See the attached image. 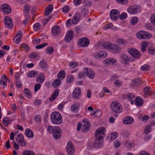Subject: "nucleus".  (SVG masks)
I'll use <instances>...</instances> for the list:
<instances>
[{
	"mask_svg": "<svg viewBox=\"0 0 155 155\" xmlns=\"http://www.w3.org/2000/svg\"><path fill=\"white\" fill-rule=\"evenodd\" d=\"M51 118L52 122L54 124H59L62 122L61 116L58 112H53L51 115Z\"/></svg>",
	"mask_w": 155,
	"mask_h": 155,
	"instance_id": "obj_1",
	"label": "nucleus"
},
{
	"mask_svg": "<svg viewBox=\"0 0 155 155\" xmlns=\"http://www.w3.org/2000/svg\"><path fill=\"white\" fill-rule=\"evenodd\" d=\"M112 110L117 114H120L122 111V108L120 104L117 101L112 102L110 105Z\"/></svg>",
	"mask_w": 155,
	"mask_h": 155,
	"instance_id": "obj_2",
	"label": "nucleus"
},
{
	"mask_svg": "<svg viewBox=\"0 0 155 155\" xmlns=\"http://www.w3.org/2000/svg\"><path fill=\"white\" fill-rule=\"evenodd\" d=\"M103 143V138L101 137H96L95 142L94 143H90L87 146L88 148L91 149L92 147L96 148H98L101 147Z\"/></svg>",
	"mask_w": 155,
	"mask_h": 155,
	"instance_id": "obj_3",
	"label": "nucleus"
},
{
	"mask_svg": "<svg viewBox=\"0 0 155 155\" xmlns=\"http://www.w3.org/2000/svg\"><path fill=\"white\" fill-rule=\"evenodd\" d=\"M141 10V7L140 6L134 5L129 7L127 11L131 14H134L140 12Z\"/></svg>",
	"mask_w": 155,
	"mask_h": 155,
	"instance_id": "obj_4",
	"label": "nucleus"
},
{
	"mask_svg": "<svg viewBox=\"0 0 155 155\" xmlns=\"http://www.w3.org/2000/svg\"><path fill=\"white\" fill-rule=\"evenodd\" d=\"M127 51L130 55L136 58H139L141 55L140 52L134 48H129L127 50Z\"/></svg>",
	"mask_w": 155,
	"mask_h": 155,
	"instance_id": "obj_5",
	"label": "nucleus"
},
{
	"mask_svg": "<svg viewBox=\"0 0 155 155\" xmlns=\"http://www.w3.org/2000/svg\"><path fill=\"white\" fill-rule=\"evenodd\" d=\"M120 58L121 63L125 65L127 64L129 62H132L134 61L133 58L129 57L127 55L124 54L121 55Z\"/></svg>",
	"mask_w": 155,
	"mask_h": 155,
	"instance_id": "obj_6",
	"label": "nucleus"
},
{
	"mask_svg": "<svg viewBox=\"0 0 155 155\" xmlns=\"http://www.w3.org/2000/svg\"><path fill=\"white\" fill-rule=\"evenodd\" d=\"M15 139L17 143L21 146L24 147L26 146V142L23 135L21 133L17 134V137L15 138Z\"/></svg>",
	"mask_w": 155,
	"mask_h": 155,
	"instance_id": "obj_7",
	"label": "nucleus"
},
{
	"mask_svg": "<svg viewBox=\"0 0 155 155\" xmlns=\"http://www.w3.org/2000/svg\"><path fill=\"white\" fill-rule=\"evenodd\" d=\"M62 130L61 128L57 127H55L52 133L53 136L54 138L55 139H58L61 137Z\"/></svg>",
	"mask_w": 155,
	"mask_h": 155,
	"instance_id": "obj_8",
	"label": "nucleus"
},
{
	"mask_svg": "<svg viewBox=\"0 0 155 155\" xmlns=\"http://www.w3.org/2000/svg\"><path fill=\"white\" fill-rule=\"evenodd\" d=\"M67 152L69 155H72L74 153L75 150L73 143L69 141L68 142L67 145Z\"/></svg>",
	"mask_w": 155,
	"mask_h": 155,
	"instance_id": "obj_9",
	"label": "nucleus"
},
{
	"mask_svg": "<svg viewBox=\"0 0 155 155\" xmlns=\"http://www.w3.org/2000/svg\"><path fill=\"white\" fill-rule=\"evenodd\" d=\"M85 75L90 79H93L95 77V73L93 70L90 68H84Z\"/></svg>",
	"mask_w": 155,
	"mask_h": 155,
	"instance_id": "obj_10",
	"label": "nucleus"
},
{
	"mask_svg": "<svg viewBox=\"0 0 155 155\" xmlns=\"http://www.w3.org/2000/svg\"><path fill=\"white\" fill-rule=\"evenodd\" d=\"M89 40L86 38H81L78 41L79 45L82 47L87 46L89 45Z\"/></svg>",
	"mask_w": 155,
	"mask_h": 155,
	"instance_id": "obj_11",
	"label": "nucleus"
},
{
	"mask_svg": "<svg viewBox=\"0 0 155 155\" xmlns=\"http://www.w3.org/2000/svg\"><path fill=\"white\" fill-rule=\"evenodd\" d=\"M119 12L117 9H112L110 12V17L112 20L114 21L117 20L119 17Z\"/></svg>",
	"mask_w": 155,
	"mask_h": 155,
	"instance_id": "obj_12",
	"label": "nucleus"
},
{
	"mask_svg": "<svg viewBox=\"0 0 155 155\" xmlns=\"http://www.w3.org/2000/svg\"><path fill=\"white\" fill-rule=\"evenodd\" d=\"M2 12L5 14H9L11 12V9L10 6L7 4H4L1 6Z\"/></svg>",
	"mask_w": 155,
	"mask_h": 155,
	"instance_id": "obj_13",
	"label": "nucleus"
},
{
	"mask_svg": "<svg viewBox=\"0 0 155 155\" xmlns=\"http://www.w3.org/2000/svg\"><path fill=\"white\" fill-rule=\"evenodd\" d=\"M74 36V31L71 30L68 31L65 35L64 37L65 41L67 42H69L73 38Z\"/></svg>",
	"mask_w": 155,
	"mask_h": 155,
	"instance_id": "obj_14",
	"label": "nucleus"
},
{
	"mask_svg": "<svg viewBox=\"0 0 155 155\" xmlns=\"http://www.w3.org/2000/svg\"><path fill=\"white\" fill-rule=\"evenodd\" d=\"M4 22L6 27L9 28L13 27V23L12 18L9 17L5 16L4 19Z\"/></svg>",
	"mask_w": 155,
	"mask_h": 155,
	"instance_id": "obj_15",
	"label": "nucleus"
},
{
	"mask_svg": "<svg viewBox=\"0 0 155 155\" xmlns=\"http://www.w3.org/2000/svg\"><path fill=\"white\" fill-rule=\"evenodd\" d=\"M152 44L149 41H143L142 42L141 46V51L143 52H145L147 48L152 47Z\"/></svg>",
	"mask_w": 155,
	"mask_h": 155,
	"instance_id": "obj_16",
	"label": "nucleus"
},
{
	"mask_svg": "<svg viewBox=\"0 0 155 155\" xmlns=\"http://www.w3.org/2000/svg\"><path fill=\"white\" fill-rule=\"evenodd\" d=\"M105 132V128L104 127H101L98 128L96 130L95 132V136L96 137L103 138L102 135L104 134Z\"/></svg>",
	"mask_w": 155,
	"mask_h": 155,
	"instance_id": "obj_17",
	"label": "nucleus"
},
{
	"mask_svg": "<svg viewBox=\"0 0 155 155\" xmlns=\"http://www.w3.org/2000/svg\"><path fill=\"white\" fill-rule=\"evenodd\" d=\"M105 132V128L104 127H101L98 128L96 130L95 132V136L96 137L103 138L102 135L104 134Z\"/></svg>",
	"mask_w": 155,
	"mask_h": 155,
	"instance_id": "obj_18",
	"label": "nucleus"
},
{
	"mask_svg": "<svg viewBox=\"0 0 155 155\" xmlns=\"http://www.w3.org/2000/svg\"><path fill=\"white\" fill-rule=\"evenodd\" d=\"M81 94V90L80 88L77 87L74 90L72 96L74 99L75 100H78L79 98V97L80 96Z\"/></svg>",
	"mask_w": 155,
	"mask_h": 155,
	"instance_id": "obj_19",
	"label": "nucleus"
},
{
	"mask_svg": "<svg viewBox=\"0 0 155 155\" xmlns=\"http://www.w3.org/2000/svg\"><path fill=\"white\" fill-rule=\"evenodd\" d=\"M134 121L133 118L130 116L124 117L123 119V123L125 124H130Z\"/></svg>",
	"mask_w": 155,
	"mask_h": 155,
	"instance_id": "obj_20",
	"label": "nucleus"
},
{
	"mask_svg": "<svg viewBox=\"0 0 155 155\" xmlns=\"http://www.w3.org/2000/svg\"><path fill=\"white\" fill-rule=\"evenodd\" d=\"M81 16L80 14L78 12H76L74 15L73 19L72 20V23L73 24L75 25L77 24L79 21Z\"/></svg>",
	"mask_w": 155,
	"mask_h": 155,
	"instance_id": "obj_21",
	"label": "nucleus"
},
{
	"mask_svg": "<svg viewBox=\"0 0 155 155\" xmlns=\"http://www.w3.org/2000/svg\"><path fill=\"white\" fill-rule=\"evenodd\" d=\"M61 32V29L58 26H55L51 30V33L53 36H55Z\"/></svg>",
	"mask_w": 155,
	"mask_h": 155,
	"instance_id": "obj_22",
	"label": "nucleus"
},
{
	"mask_svg": "<svg viewBox=\"0 0 155 155\" xmlns=\"http://www.w3.org/2000/svg\"><path fill=\"white\" fill-rule=\"evenodd\" d=\"M80 108V104L78 103H75L73 104L71 106V111L74 113L77 112Z\"/></svg>",
	"mask_w": 155,
	"mask_h": 155,
	"instance_id": "obj_23",
	"label": "nucleus"
},
{
	"mask_svg": "<svg viewBox=\"0 0 155 155\" xmlns=\"http://www.w3.org/2000/svg\"><path fill=\"white\" fill-rule=\"evenodd\" d=\"M116 62V60L113 58H109L103 61L104 64H114Z\"/></svg>",
	"mask_w": 155,
	"mask_h": 155,
	"instance_id": "obj_24",
	"label": "nucleus"
},
{
	"mask_svg": "<svg viewBox=\"0 0 155 155\" xmlns=\"http://www.w3.org/2000/svg\"><path fill=\"white\" fill-rule=\"evenodd\" d=\"M59 91V90L58 89L54 90L51 97L49 99L50 101H52L57 98L58 95Z\"/></svg>",
	"mask_w": 155,
	"mask_h": 155,
	"instance_id": "obj_25",
	"label": "nucleus"
},
{
	"mask_svg": "<svg viewBox=\"0 0 155 155\" xmlns=\"http://www.w3.org/2000/svg\"><path fill=\"white\" fill-rule=\"evenodd\" d=\"M123 144L125 147L128 149L133 147L134 146L133 142L129 141H124L123 143Z\"/></svg>",
	"mask_w": 155,
	"mask_h": 155,
	"instance_id": "obj_26",
	"label": "nucleus"
},
{
	"mask_svg": "<svg viewBox=\"0 0 155 155\" xmlns=\"http://www.w3.org/2000/svg\"><path fill=\"white\" fill-rule=\"evenodd\" d=\"M151 90L150 87H146L144 88L143 90L144 97H146L147 96L151 94Z\"/></svg>",
	"mask_w": 155,
	"mask_h": 155,
	"instance_id": "obj_27",
	"label": "nucleus"
},
{
	"mask_svg": "<svg viewBox=\"0 0 155 155\" xmlns=\"http://www.w3.org/2000/svg\"><path fill=\"white\" fill-rule=\"evenodd\" d=\"M53 8V5H48L46 8L45 12V15L47 16L49 15L52 11Z\"/></svg>",
	"mask_w": 155,
	"mask_h": 155,
	"instance_id": "obj_28",
	"label": "nucleus"
},
{
	"mask_svg": "<svg viewBox=\"0 0 155 155\" xmlns=\"http://www.w3.org/2000/svg\"><path fill=\"white\" fill-rule=\"evenodd\" d=\"M135 104L138 106H140L143 104V100L140 97H137L135 100Z\"/></svg>",
	"mask_w": 155,
	"mask_h": 155,
	"instance_id": "obj_29",
	"label": "nucleus"
},
{
	"mask_svg": "<svg viewBox=\"0 0 155 155\" xmlns=\"http://www.w3.org/2000/svg\"><path fill=\"white\" fill-rule=\"evenodd\" d=\"M127 98L128 100L130 101L131 104L134 103V100L135 99V95L132 93H129L127 95Z\"/></svg>",
	"mask_w": 155,
	"mask_h": 155,
	"instance_id": "obj_30",
	"label": "nucleus"
},
{
	"mask_svg": "<svg viewBox=\"0 0 155 155\" xmlns=\"http://www.w3.org/2000/svg\"><path fill=\"white\" fill-rule=\"evenodd\" d=\"M45 77L42 74H40L37 78V81L39 83H42L45 81Z\"/></svg>",
	"mask_w": 155,
	"mask_h": 155,
	"instance_id": "obj_31",
	"label": "nucleus"
},
{
	"mask_svg": "<svg viewBox=\"0 0 155 155\" xmlns=\"http://www.w3.org/2000/svg\"><path fill=\"white\" fill-rule=\"evenodd\" d=\"M120 50V47L115 45H112L110 49L111 51L114 53L118 52Z\"/></svg>",
	"mask_w": 155,
	"mask_h": 155,
	"instance_id": "obj_32",
	"label": "nucleus"
},
{
	"mask_svg": "<svg viewBox=\"0 0 155 155\" xmlns=\"http://www.w3.org/2000/svg\"><path fill=\"white\" fill-rule=\"evenodd\" d=\"M82 130L84 132L87 131L90 129V124L88 122L84 123L82 126Z\"/></svg>",
	"mask_w": 155,
	"mask_h": 155,
	"instance_id": "obj_33",
	"label": "nucleus"
},
{
	"mask_svg": "<svg viewBox=\"0 0 155 155\" xmlns=\"http://www.w3.org/2000/svg\"><path fill=\"white\" fill-rule=\"evenodd\" d=\"M25 135L28 137L33 138L34 134L32 131L30 129L27 128L25 130Z\"/></svg>",
	"mask_w": 155,
	"mask_h": 155,
	"instance_id": "obj_34",
	"label": "nucleus"
},
{
	"mask_svg": "<svg viewBox=\"0 0 155 155\" xmlns=\"http://www.w3.org/2000/svg\"><path fill=\"white\" fill-rule=\"evenodd\" d=\"M141 80L140 79H136L132 81L131 86L132 87L137 86L140 85L141 83Z\"/></svg>",
	"mask_w": 155,
	"mask_h": 155,
	"instance_id": "obj_35",
	"label": "nucleus"
},
{
	"mask_svg": "<svg viewBox=\"0 0 155 155\" xmlns=\"http://www.w3.org/2000/svg\"><path fill=\"white\" fill-rule=\"evenodd\" d=\"M24 93L25 95L28 98H31L32 97V95L30 91L27 88H25L24 90Z\"/></svg>",
	"mask_w": 155,
	"mask_h": 155,
	"instance_id": "obj_36",
	"label": "nucleus"
},
{
	"mask_svg": "<svg viewBox=\"0 0 155 155\" xmlns=\"http://www.w3.org/2000/svg\"><path fill=\"white\" fill-rule=\"evenodd\" d=\"M61 84V81L59 79L55 80L53 82L52 85L54 87H58Z\"/></svg>",
	"mask_w": 155,
	"mask_h": 155,
	"instance_id": "obj_37",
	"label": "nucleus"
},
{
	"mask_svg": "<svg viewBox=\"0 0 155 155\" xmlns=\"http://www.w3.org/2000/svg\"><path fill=\"white\" fill-rule=\"evenodd\" d=\"M65 75V72L64 70L61 71L58 74V77L60 79H62L64 78Z\"/></svg>",
	"mask_w": 155,
	"mask_h": 155,
	"instance_id": "obj_38",
	"label": "nucleus"
},
{
	"mask_svg": "<svg viewBox=\"0 0 155 155\" xmlns=\"http://www.w3.org/2000/svg\"><path fill=\"white\" fill-rule=\"evenodd\" d=\"M38 73L34 71H32L27 74V76L29 78H32L36 76Z\"/></svg>",
	"mask_w": 155,
	"mask_h": 155,
	"instance_id": "obj_39",
	"label": "nucleus"
},
{
	"mask_svg": "<svg viewBox=\"0 0 155 155\" xmlns=\"http://www.w3.org/2000/svg\"><path fill=\"white\" fill-rule=\"evenodd\" d=\"M39 65L41 69L43 70H45L47 68V64L44 60H41L40 61Z\"/></svg>",
	"mask_w": 155,
	"mask_h": 155,
	"instance_id": "obj_40",
	"label": "nucleus"
},
{
	"mask_svg": "<svg viewBox=\"0 0 155 155\" xmlns=\"http://www.w3.org/2000/svg\"><path fill=\"white\" fill-rule=\"evenodd\" d=\"M137 38L140 39H144V31H140L138 32L136 34Z\"/></svg>",
	"mask_w": 155,
	"mask_h": 155,
	"instance_id": "obj_41",
	"label": "nucleus"
},
{
	"mask_svg": "<svg viewBox=\"0 0 155 155\" xmlns=\"http://www.w3.org/2000/svg\"><path fill=\"white\" fill-rule=\"evenodd\" d=\"M112 45L110 42H107L103 44V47L105 49H110L112 47Z\"/></svg>",
	"mask_w": 155,
	"mask_h": 155,
	"instance_id": "obj_42",
	"label": "nucleus"
},
{
	"mask_svg": "<svg viewBox=\"0 0 155 155\" xmlns=\"http://www.w3.org/2000/svg\"><path fill=\"white\" fill-rule=\"evenodd\" d=\"M110 140L111 141L114 140L118 136V134L117 132H114L111 133L110 135Z\"/></svg>",
	"mask_w": 155,
	"mask_h": 155,
	"instance_id": "obj_43",
	"label": "nucleus"
},
{
	"mask_svg": "<svg viewBox=\"0 0 155 155\" xmlns=\"http://www.w3.org/2000/svg\"><path fill=\"white\" fill-rule=\"evenodd\" d=\"M117 43L119 44L125 45L127 44V41L123 38H119L117 40Z\"/></svg>",
	"mask_w": 155,
	"mask_h": 155,
	"instance_id": "obj_44",
	"label": "nucleus"
},
{
	"mask_svg": "<svg viewBox=\"0 0 155 155\" xmlns=\"http://www.w3.org/2000/svg\"><path fill=\"white\" fill-rule=\"evenodd\" d=\"M23 155H35L34 152L31 150H25L22 152Z\"/></svg>",
	"mask_w": 155,
	"mask_h": 155,
	"instance_id": "obj_45",
	"label": "nucleus"
},
{
	"mask_svg": "<svg viewBox=\"0 0 155 155\" xmlns=\"http://www.w3.org/2000/svg\"><path fill=\"white\" fill-rule=\"evenodd\" d=\"M57 126L53 127L51 125H49L47 128V131L49 133H52L54 130L55 127Z\"/></svg>",
	"mask_w": 155,
	"mask_h": 155,
	"instance_id": "obj_46",
	"label": "nucleus"
},
{
	"mask_svg": "<svg viewBox=\"0 0 155 155\" xmlns=\"http://www.w3.org/2000/svg\"><path fill=\"white\" fill-rule=\"evenodd\" d=\"M81 12L82 16H85L88 14V9L86 8H83L81 9Z\"/></svg>",
	"mask_w": 155,
	"mask_h": 155,
	"instance_id": "obj_47",
	"label": "nucleus"
},
{
	"mask_svg": "<svg viewBox=\"0 0 155 155\" xmlns=\"http://www.w3.org/2000/svg\"><path fill=\"white\" fill-rule=\"evenodd\" d=\"M54 49L52 47H49L46 49V52L48 54H51L53 53Z\"/></svg>",
	"mask_w": 155,
	"mask_h": 155,
	"instance_id": "obj_48",
	"label": "nucleus"
},
{
	"mask_svg": "<svg viewBox=\"0 0 155 155\" xmlns=\"http://www.w3.org/2000/svg\"><path fill=\"white\" fill-rule=\"evenodd\" d=\"M138 18L136 17H133L131 20L130 24L132 25H135L138 21Z\"/></svg>",
	"mask_w": 155,
	"mask_h": 155,
	"instance_id": "obj_49",
	"label": "nucleus"
},
{
	"mask_svg": "<svg viewBox=\"0 0 155 155\" xmlns=\"http://www.w3.org/2000/svg\"><path fill=\"white\" fill-rule=\"evenodd\" d=\"M10 123V120L8 117H5L3 120V124L5 126H7Z\"/></svg>",
	"mask_w": 155,
	"mask_h": 155,
	"instance_id": "obj_50",
	"label": "nucleus"
},
{
	"mask_svg": "<svg viewBox=\"0 0 155 155\" xmlns=\"http://www.w3.org/2000/svg\"><path fill=\"white\" fill-rule=\"evenodd\" d=\"M100 56L101 58H103L107 57V54L106 52L104 51H100Z\"/></svg>",
	"mask_w": 155,
	"mask_h": 155,
	"instance_id": "obj_51",
	"label": "nucleus"
},
{
	"mask_svg": "<svg viewBox=\"0 0 155 155\" xmlns=\"http://www.w3.org/2000/svg\"><path fill=\"white\" fill-rule=\"evenodd\" d=\"M74 77L72 75H69L66 79V82L68 83H71L73 81Z\"/></svg>",
	"mask_w": 155,
	"mask_h": 155,
	"instance_id": "obj_52",
	"label": "nucleus"
},
{
	"mask_svg": "<svg viewBox=\"0 0 155 155\" xmlns=\"http://www.w3.org/2000/svg\"><path fill=\"white\" fill-rule=\"evenodd\" d=\"M78 65V63L75 61H72L70 63L69 66L72 68H76Z\"/></svg>",
	"mask_w": 155,
	"mask_h": 155,
	"instance_id": "obj_53",
	"label": "nucleus"
},
{
	"mask_svg": "<svg viewBox=\"0 0 155 155\" xmlns=\"http://www.w3.org/2000/svg\"><path fill=\"white\" fill-rule=\"evenodd\" d=\"M7 80L5 79H1L0 81V85L1 86H3L4 87L7 86Z\"/></svg>",
	"mask_w": 155,
	"mask_h": 155,
	"instance_id": "obj_54",
	"label": "nucleus"
},
{
	"mask_svg": "<svg viewBox=\"0 0 155 155\" xmlns=\"http://www.w3.org/2000/svg\"><path fill=\"white\" fill-rule=\"evenodd\" d=\"M41 25L39 23H36L33 26V28L35 31H38L40 28Z\"/></svg>",
	"mask_w": 155,
	"mask_h": 155,
	"instance_id": "obj_55",
	"label": "nucleus"
},
{
	"mask_svg": "<svg viewBox=\"0 0 155 155\" xmlns=\"http://www.w3.org/2000/svg\"><path fill=\"white\" fill-rule=\"evenodd\" d=\"M144 39H147L150 38L151 36V35L147 32L144 31Z\"/></svg>",
	"mask_w": 155,
	"mask_h": 155,
	"instance_id": "obj_56",
	"label": "nucleus"
},
{
	"mask_svg": "<svg viewBox=\"0 0 155 155\" xmlns=\"http://www.w3.org/2000/svg\"><path fill=\"white\" fill-rule=\"evenodd\" d=\"M141 69L142 71H147L150 69V67L147 64H145L142 66L140 68Z\"/></svg>",
	"mask_w": 155,
	"mask_h": 155,
	"instance_id": "obj_57",
	"label": "nucleus"
},
{
	"mask_svg": "<svg viewBox=\"0 0 155 155\" xmlns=\"http://www.w3.org/2000/svg\"><path fill=\"white\" fill-rule=\"evenodd\" d=\"M151 129V127L149 126H147L144 129L145 133L148 134L150 133Z\"/></svg>",
	"mask_w": 155,
	"mask_h": 155,
	"instance_id": "obj_58",
	"label": "nucleus"
},
{
	"mask_svg": "<svg viewBox=\"0 0 155 155\" xmlns=\"http://www.w3.org/2000/svg\"><path fill=\"white\" fill-rule=\"evenodd\" d=\"M25 8L24 11L25 12L26 14L25 15L28 14L30 12V6L28 5H26L25 6Z\"/></svg>",
	"mask_w": 155,
	"mask_h": 155,
	"instance_id": "obj_59",
	"label": "nucleus"
},
{
	"mask_svg": "<svg viewBox=\"0 0 155 155\" xmlns=\"http://www.w3.org/2000/svg\"><path fill=\"white\" fill-rule=\"evenodd\" d=\"M25 16H26V17L23 23L25 25H26L29 21L30 16L28 14L25 15Z\"/></svg>",
	"mask_w": 155,
	"mask_h": 155,
	"instance_id": "obj_60",
	"label": "nucleus"
},
{
	"mask_svg": "<svg viewBox=\"0 0 155 155\" xmlns=\"http://www.w3.org/2000/svg\"><path fill=\"white\" fill-rule=\"evenodd\" d=\"M148 51L149 53L151 54H154L155 53V48L149 47Z\"/></svg>",
	"mask_w": 155,
	"mask_h": 155,
	"instance_id": "obj_61",
	"label": "nucleus"
},
{
	"mask_svg": "<svg viewBox=\"0 0 155 155\" xmlns=\"http://www.w3.org/2000/svg\"><path fill=\"white\" fill-rule=\"evenodd\" d=\"M100 51L97 52L93 54V56L96 59H101Z\"/></svg>",
	"mask_w": 155,
	"mask_h": 155,
	"instance_id": "obj_62",
	"label": "nucleus"
},
{
	"mask_svg": "<svg viewBox=\"0 0 155 155\" xmlns=\"http://www.w3.org/2000/svg\"><path fill=\"white\" fill-rule=\"evenodd\" d=\"M120 19L121 20H123L125 19L127 17V14L126 13H122L119 16Z\"/></svg>",
	"mask_w": 155,
	"mask_h": 155,
	"instance_id": "obj_63",
	"label": "nucleus"
},
{
	"mask_svg": "<svg viewBox=\"0 0 155 155\" xmlns=\"http://www.w3.org/2000/svg\"><path fill=\"white\" fill-rule=\"evenodd\" d=\"M150 19L151 23L155 25V14H153L151 15Z\"/></svg>",
	"mask_w": 155,
	"mask_h": 155,
	"instance_id": "obj_64",
	"label": "nucleus"
}]
</instances>
